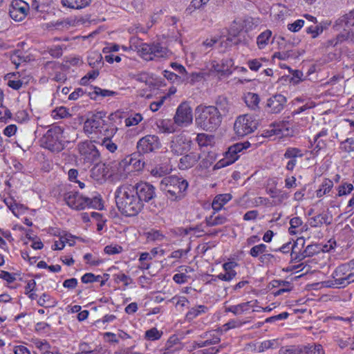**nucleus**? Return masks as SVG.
Masks as SVG:
<instances>
[{
	"label": "nucleus",
	"mask_w": 354,
	"mask_h": 354,
	"mask_svg": "<svg viewBox=\"0 0 354 354\" xmlns=\"http://www.w3.org/2000/svg\"><path fill=\"white\" fill-rule=\"evenodd\" d=\"M115 202L118 210L127 216L137 215L143 207L134 193L133 185L130 184L122 185L117 189Z\"/></svg>",
	"instance_id": "obj_1"
},
{
	"label": "nucleus",
	"mask_w": 354,
	"mask_h": 354,
	"mask_svg": "<svg viewBox=\"0 0 354 354\" xmlns=\"http://www.w3.org/2000/svg\"><path fill=\"white\" fill-rule=\"evenodd\" d=\"M195 114L196 125L206 131L215 130L222 122L221 113H218L214 106L198 105Z\"/></svg>",
	"instance_id": "obj_2"
},
{
	"label": "nucleus",
	"mask_w": 354,
	"mask_h": 354,
	"mask_svg": "<svg viewBox=\"0 0 354 354\" xmlns=\"http://www.w3.org/2000/svg\"><path fill=\"white\" fill-rule=\"evenodd\" d=\"M62 130L55 126L49 129L41 138V145L52 152L58 153L64 149V144L62 140Z\"/></svg>",
	"instance_id": "obj_3"
},
{
	"label": "nucleus",
	"mask_w": 354,
	"mask_h": 354,
	"mask_svg": "<svg viewBox=\"0 0 354 354\" xmlns=\"http://www.w3.org/2000/svg\"><path fill=\"white\" fill-rule=\"evenodd\" d=\"M188 187V183L184 178H162L160 187L166 192L169 198L174 201L181 198V194Z\"/></svg>",
	"instance_id": "obj_4"
},
{
	"label": "nucleus",
	"mask_w": 354,
	"mask_h": 354,
	"mask_svg": "<svg viewBox=\"0 0 354 354\" xmlns=\"http://www.w3.org/2000/svg\"><path fill=\"white\" fill-rule=\"evenodd\" d=\"M354 266L352 261L338 266L333 273V285L345 288L354 282V272L351 268Z\"/></svg>",
	"instance_id": "obj_5"
},
{
	"label": "nucleus",
	"mask_w": 354,
	"mask_h": 354,
	"mask_svg": "<svg viewBox=\"0 0 354 354\" xmlns=\"http://www.w3.org/2000/svg\"><path fill=\"white\" fill-rule=\"evenodd\" d=\"M259 125L258 120L252 115L245 114L235 120L234 129L238 136L243 137L254 132Z\"/></svg>",
	"instance_id": "obj_6"
},
{
	"label": "nucleus",
	"mask_w": 354,
	"mask_h": 354,
	"mask_svg": "<svg viewBox=\"0 0 354 354\" xmlns=\"http://www.w3.org/2000/svg\"><path fill=\"white\" fill-rule=\"evenodd\" d=\"M138 51L145 60H153L168 56L169 50L159 43L142 44Z\"/></svg>",
	"instance_id": "obj_7"
},
{
	"label": "nucleus",
	"mask_w": 354,
	"mask_h": 354,
	"mask_svg": "<svg viewBox=\"0 0 354 354\" xmlns=\"http://www.w3.org/2000/svg\"><path fill=\"white\" fill-rule=\"evenodd\" d=\"M192 140L183 132L173 136L169 142L171 152L177 156L183 155L191 149Z\"/></svg>",
	"instance_id": "obj_8"
},
{
	"label": "nucleus",
	"mask_w": 354,
	"mask_h": 354,
	"mask_svg": "<svg viewBox=\"0 0 354 354\" xmlns=\"http://www.w3.org/2000/svg\"><path fill=\"white\" fill-rule=\"evenodd\" d=\"M192 109L187 102H182L176 109L174 122L178 127H187L192 123Z\"/></svg>",
	"instance_id": "obj_9"
},
{
	"label": "nucleus",
	"mask_w": 354,
	"mask_h": 354,
	"mask_svg": "<svg viewBox=\"0 0 354 354\" xmlns=\"http://www.w3.org/2000/svg\"><path fill=\"white\" fill-rule=\"evenodd\" d=\"M105 117L106 113L103 111L93 113L84 122V131L87 133H92L93 132L102 133V129H104V127L106 126V122L104 120Z\"/></svg>",
	"instance_id": "obj_10"
},
{
	"label": "nucleus",
	"mask_w": 354,
	"mask_h": 354,
	"mask_svg": "<svg viewBox=\"0 0 354 354\" xmlns=\"http://www.w3.org/2000/svg\"><path fill=\"white\" fill-rule=\"evenodd\" d=\"M93 142L91 140H86L78 145L80 153L90 162H97L100 160V152Z\"/></svg>",
	"instance_id": "obj_11"
},
{
	"label": "nucleus",
	"mask_w": 354,
	"mask_h": 354,
	"mask_svg": "<svg viewBox=\"0 0 354 354\" xmlns=\"http://www.w3.org/2000/svg\"><path fill=\"white\" fill-rule=\"evenodd\" d=\"M30 6L22 0H13L9 9L10 17L16 21H21L27 16Z\"/></svg>",
	"instance_id": "obj_12"
},
{
	"label": "nucleus",
	"mask_w": 354,
	"mask_h": 354,
	"mask_svg": "<svg viewBox=\"0 0 354 354\" xmlns=\"http://www.w3.org/2000/svg\"><path fill=\"white\" fill-rule=\"evenodd\" d=\"M134 193L140 200L141 204L143 202H149L155 196V189L153 185L147 183L141 182L133 185Z\"/></svg>",
	"instance_id": "obj_13"
},
{
	"label": "nucleus",
	"mask_w": 354,
	"mask_h": 354,
	"mask_svg": "<svg viewBox=\"0 0 354 354\" xmlns=\"http://www.w3.org/2000/svg\"><path fill=\"white\" fill-rule=\"evenodd\" d=\"M64 200L70 207L76 210L84 209L88 206V200L77 192H67L64 195Z\"/></svg>",
	"instance_id": "obj_14"
},
{
	"label": "nucleus",
	"mask_w": 354,
	"mask_h": 354,
	"mask_svg": "<svg viewBox=\"0 0 354 354\" xmlns=\"http://www.w3.org/2000/svg\"><path fill=\"white\" fill-rule=\"evenodd\" d=\"M287 103L286 97L281 94H275L267 100L266 109L268 112L273 114L281 113Z\"/></svg>",
	"instance_id": "obj_15"
},
{
	"label": "nucleus",
	"mask_w": 354,
	"mask_h": 354,
	"mask_svg": "<svg viewBox=\"0 0 354 354\" xmlns=\"http://www.w3.org/2000/svg\"><path fill=\"white\" fill-rule=\"evenodd\" d=\"M159 147V139L154 135H147L140 139L137 144V148L140 152L149 153L158 149Z\"/></svg>",
	"instance_id": "obj_16"
},
{
	"label": "nucleus",
	"mask_w": 354,
	"mask_h": 354,
	"mask_svg": "<svg viewBox=\"0 0 354 354\" xmlns=\"http://www.w3.org/2000/svg\"><path fill=\"white\" fill-rule=\"evenodd\" d=\"M304 155L301 149L295 147H288L284 153V158L289 159L286 165V169L292 171L297 163L298 159L301 158Z\"/></svg>",
	"instance_id": "obj_17"
},
{
	"label": "nucleus",
	"mask_w": 354,
	"mask_h": 354,
	"mask_svg": "<svg viewBox=\"0 0 354 354\" xmlns=\"http://www.w3.org/2000/svg\"><path fill=\"white\" fill-rule=\"evenodd\" d=\"M239 156L236 155V149L232 148L230 146L228 148V150L225 153L224 158L220 160L214 167V169H218L220 168L224 167L234 163L238 158Z\"/></svg>",
	"instance_id": "obj_18"
},
{
	"label": "nucleus",
	"mask_w": 354,
	"mask_h": 354,
	"mask_svg": "<svg viewBox=\"0 0 354 354\" xmlns=\"http://www.w3.org/2000/svg\"><path fill=\"white\" fill-rule=\"evenodd\" d=\"M201 158V156L196 152H190L180 158L178 163V167L180 169L185 170L193 167Z\"/></svg>",
	"instance_id": "obj_19"
},
{
	"label": "nucleus",
	"mask_w": 354,
	"mask_h": 354,
	"mask_svg": "<svg viewBox=\"0 0 354 354\" xmlns=\"http://www.w3.org/2000/svg\"><path fill=\"white\" fill-rule=\"evenodd\" d=\"M354 26V10L339 17L335 22V27L337 30L343 28L344 30Z\"/></svg>",
	"instance_id": "obj_20"
},
{
	"label": "nucleus",
	"mask_w": 354,
	"mask_h": 354,
	"mask_svg": "<svg viewBox=\"0 0 354 354\" xmlns=\"http://www.w3.org/2000/svg\"><path fill=\"white\" fill-rule=\"evenodd\" d=\"M236 265V263L234 261L225 263L223 265V268L225 272H226V274L221 273L216 276V278L225 281H231L236 275V272L234 270Z\"/></svg>",
	"instance_id": "obj_21"
},
{
	"label": "nucleus",
	"mask_w": 354,
	"mask_h": 354,
	"mask_svg": "<svg viewBox=\"0 0 354 354\" xmlns=\"http://www.w3.org/2000/svg\"><path fill=\"white\" fill-rule=\"evenodd\" d=\"M332 223V216H329L327 213L323 212L309 219V224L313 227H319L323 224L329 225Z\"/></svg>",
	"instance_id": "obj_22"
},
{
	"label": "nucleus",
	"mask_w": 354,
	"mask_h": 354,
	"mask_svg": "<svg viewBox=\"0 0 354 354\" xmlns=\"http://www.w3.org/2000/svg\"><path fill=\"white\" fill-rule=\"evenodd\" d=\"M232 196L230 194H223L216 195L212 203V209L214 211H219L231 199Z\"/></svg>",
	"instance_id": "obj_23"
},
{
	"label": "nucleus",
	"mask_w": 354,
	"mask_h": 354,
	"mask_svg": "<svg viewBox=\"0 0 354 354\" xmlns=\"http://www.w3.org/2000/svg\"><path fill=\"white\" fill-rule=\"evenodd\" d=\"M93 0H61L64 7L80 10L88 6Z\"/></svg>",
	"instance_id": "obj_24"
},
{
	"label": "nucleus",
	"mask_w": 354,
	"mask_h": 354,
	"mask_svg": "<svg viewBox=\"0 0 354 354\" xmlns=\"http://www.w3.org/2000/svg\"><path fill=\"white\" fill-rule=\"evenodd\" d=\"M243 100L250 109L255 111L259 109L260 98L258 94L248 92L244 95Z\"/></svg>",
	"instance_id": "obj_25"
},
{
	"label": "nucleus",
	"mask_w": 354,
	"mask_h": 354,
	"mask_svg": "<svg viewBox=\"0 0 354 354\" xmlns=\"http://www.w3.org/2000/svg\"><path fill=\"white\" fill-rule=\"evenodd\" d=\"M214 106L218 113H221V116L229 113L231 108L228 100L224 96H218L215 101V106Z\"/></svg>",
	"instance_id": "obj_26"
},
{
	"label": "nucleus",
	"mask_w": 354,
	"mask_h": 354,
	"mask_svg": "<svg viewBox=\"0 0 354 354\" xmlns=\"http://www.w3.org/2000/svg\"><path fill=\"white\" fill-rule=\"evenodd\" d=\"M305 243V240L303 237L299 238L292 245V252L291 257L292 261H295L299 262L304 259L306 258V255L304 254V251L302 252H297V245L300 244L301 246H304Z\"/></svg>",
	"instance_id": "obj_27"
},
{
	"label": "nucleus",
	"mask_w": 354,
	"mask_h": 354,
	"mask_svg": "<svg viewBox=\"0 0 354 354\" xmlns=\"http://www.w3.org/2000/svg\"><path fill=\"white\" fill-rule=\"evenodd\" d=\"M116 94H117V93L115 91L106 90V89H102L99 87H95L92 92L88 93V95L91 99L95 100H96L99 96H101V97L114 96Z\"/></svg>",
	"instance_id": "obj_28"
},
{
	"label": "nucleus",
	"mask_w": 354,
	"mask_h": 354,
	"mask_svg": "<svg viewBox=\"0 0 354 354\" xmlns=\"http://www.w3.org/2000/svg\"><path fill=\"white\" fill-rule=\"evenodd\" d=\"M272 36V31L266 30L261 32L257 38V44L259 49H263L269 44Z\"/></svg>",
	"instance_id": "obj_29"
},
{
	"label": "nucleus",
	"mask_w": 354,
	"mask_h": 354,
	"mask_svg": "<svg viewBox=\"0 0 354 354\" xmlns=\"http://www.w3.org/2000/svg\"><path fill=\"white\" fill-rule=\"evenodd\" d=\"M250 301L241 303L238 305L231 306L229 307H226L225 309V312H230L232 313L235 315H241L243 312L248 310V307L250 306Z\"/></svg>",
	"instance_id": "obj_30"
},
{
	"label": "nucleus",
	"mask_w": 354,
	"mask_h": 354,
	"mask_svg": "<svg viewBox=\"0 0 354 354\" xmlns=\"http://www.w3.org/2000/svg\"><path fill=\"white\" fill-rule=\"evenodd\" d=\"M292 127V124L290 123L288 120H283L277 124H273V131L274 134H285V132H287L286 134H288L289 129Z\"/></svg>",
	"instance_id": "obj_31"
},
{
	"label": "nucleus",
	"mask_w": 354,
	"mask_h": 354,
	"mask_svg": "<svg viewBox=\"0 0 354 354\" xmlns=\"http://www.w3.org/2000/svg\"><path fill=\"white\" fill-rule=\"evenodd\" d=\"M207 308L204 305H198L189 309L186 314V319L192 321L202 313H205Z\"/></svg>",
	"instance_id": "obj_32"
},
{
	"label": "nucleus",
	"mask_w": 354,
	"mask_h": 354,
	"mask_svg": "<svg viewBox=\"0 0 354 354\" xmlns=\"http://www.w3.org/2000/svg\"><path fill=\"white\" fill-rule=\"evenodd\" d=\"M37 304L44 308L54 307L57 302L46 293H44L38 299Z\"/></svg>",
	"instance_id": "obj_33"
},
{
	"label": "nucleus",
	"mask_w": 354,
	"mask_h": 354,
	"mask_svg": "<svg viewBox=\"0 0 354 354\" xmlns=\"http://www.w3.org/2000/svg\"><path fill=\"white\" fill-rule=\"evenodd\" d=\"M88 63L93 68L101 67L103 64L102 55L97 53H93L88 57Z\"/></svg>",
	"instance_id": "obj_34"
},
{
	"label": "nucleus",
	"mask_w": 354,
	"mask_h": 354,
	"mask_svg": "<svg viewBox=\"0 0 354 354\" xmlns=\"http://www.w3.org/2000/svg\"><path fill=\"white\" fill-rule=\"evenodd\" d=\"M214 214L215 213L206 218V223L207 226L212 227L219 225L226 222L227 218L225 216L221 215L215 216Z\"/></svg>",
	"instance_id": "obj_35"
},
{
	"label": "nucleus",
	"mask_w": 354,
	"mask_h": 354,
	"mask_svg": "<svg viewBox=\"0 0 354 354\" xmlns=\"http://www.w3.org/2000/svg\"><path fill=\"white\" fill-rule=\"evenodd\" d=\"M301 352L303 354H324L322 346L320 344L306 346L301 349Z\"/></svg>",
	"instance_id": "obj_36"
},
{
	"label": "nucleus",
	"mask_w": 354,
	"mask_h": 354,
	"mask_svg": "<svg viewBox=\"0 0 354 354\" xmlns=\"http://www.w3.org/2000/svg\"><path fill=\"white\" fill-rule=\"evenodd\" d=\"M170 171H171V168L169 165L162 164L155 169H153L151 173L153 176L158 175V177H163L164 176L169 174Z\"/></svg>",
	"instance_id": "obj_37"
},
{
	"label": "nucleus",
	"mask_w": 354,
	"mask_h": 354,
	"mask_svg": "<svg viewBox=\"0 0 354 354\" xmlns=\"http://www.w3.org/2000/svg\"><path fill=\"white\" fill-rule=\"evenodd\" d=\"M266 249H267V246L263 243H261V244L253 246L250 249L249 254L252 257H258L261 254H263V253L266 252H267Z\"/></svg>",
	"instance_id": "obj_38"
},
{
	"label": "nucleus",
	"mask_w": 354,
	"mask_h": 354,
	"mask_svg": "<svg viewBox=\"0 0 354 354\" xmlns=\"http://www.w3.org/2000/svg\"><path fill=\"white\" fill-rule=\"evenodd\" d=\"M102 133H101L105 136L104 138H107V139L110 140V138L115 134L118 129L113 124L106 123V126H104V129H102Z\"/></svg>",
	"instance_id": "obj_39"
},
{
	"label": "nucleus",
	"mask_w": 354,
	"mask_h": 354,
	"mask_svg": "<svg viewBox=\"0 0 354 354\" xmlns=\"http://www.w3.org/2000/svg\"><path fill=\"white\" fill-rule=\"evenodd\" d=\"M11 62L18 67L21 62H26V57L21 50H16L10 57Z\"/></svg>",
	"instance_id": "obj_40"
},
{
	"label": "nucleus",
	"mask_w": 354,
	"mask_h": 354,
	"mask_svg": "<svg viewBox=\"0 0 354 354\" xmlns=\"http://www.w3.org/2000/svg\"><path fill=\"white\" fill-rule=\"evenodd\" d=\"M333 186V183L331 180H326L322 185V187L317 190V196L320 198L328 193Z\"/></svg>",
	"instance_id": "obj_41"
},
{
	"label": "nucleus",
	"mask_w": 354,
	"mask_h": 354,
	"mask_svg": "<svg viewBox=\"0 0 354 354\" xmlns=\"http://www.w3.org/2000/svg\"><path fill=\"white\" fill-rule=\"evenodd\" d=\"M212 136L205 133H198L196 136V142L201 147H207L211 145Z\"/></svg>",
	"instance_id": "obj_42"
},
{
	"label": "nucleus",
	"mask_w": 354,
	"mask_h": 354,
	"mask_svg": "<svg viewBox=\"0 0 354 354\" xmlns=\"http://www.w3.org/2000/svg\"><path fill=\"white\" fill-rule=\"evenodd\" d=\"M323 30L321 25H309L307 26L306 32L311 35L312 38H316L323 32Z\"/></svg>",
	"instance_id": "obj_43"
},
{
	"label": "nucleus",
	"mask_w": 354,
	"mask_h": 354,
	"mask_svg": "<svg viewBox=\"0 0 354 354\" xmlns=\"http://www.w3.org/2000/svg\"><path fill=\"white\" fill-rule=\"evenodd\" d=\"M163 75L165 78L174 83L180 84L183 82V76L178 75L173 72L165 70L163 71Z\"/></svg>",
	"instance_id": "obj_44"
},
{
	"label": "nucleus",
	"mask_w": 354,
	"mask_h": 354,
	"mask_svg": "<svg viewBox=\"0 0 354 354\" xmlns=\"http://www.w3.org/2000/svg\"><path fill=\"white\" fill-rule=\"evenodd\" d=\"M162 334V332H160L156 328H152L145 332V338L153 341L160 339Z\"/></svg>",
	"instance_id": "obj_45"
},
{
	"label": "nucleus",
	"mask_w": 354,
	"mask_h": 354,
	"mask_svg": "<svg viewBox=\"0 0 354 354\" xmlns=\"http://www.w3.org/2000/svg\"><path fill=\"white\" fill-rule=\"evenodd\" d=\"M202 78V75L198 73H192L190 75H187L186 73L183 76V82L190 83L194 84L195 82H198Z\"/></svg>",
	"instance_id": "obj_46"
},
{
	"label": "nucleus",
	"mask_w": 354,
	"mask_h": 354,
	"mask_svg": "<svg viewBox=\"0 0 354 354\" xmlns=\"http://www.w3.org/2000/svg\"><path fill=\"white\" fill-rule=\"evenodd\" d=\"M105 165L104 164H96L95 166L93 167L91 169L92 174L90 177H94L101 175V177H106V174L104 173Z\"/></svg>",
	"instance_id": "obj_47"
},
{
	"label": "nucleus",
	"mask_w": 354,
	"mask_h": 354,
	"mask_svg": "<svg viewBox=\"0 0 354 354\" xmlns=\"http://www.w3.org/2000/svg\"><path fill=\"white\" fill-rule=\"evenodd\" d=\"M340 149L346 152L354 151V139L347 138L340 144Z\"/></svg>",
	"instance_id": "obj_48"
},
{
	"label": "nucleus",
	"mask_w": 354,
	"mask_h": 354,
	"mask_svg": "<svg viewBox=\"0 0 354 354\" xmlns=\"http://www.w3.org/2000/svg\"><path fill=\"white\" fill-rule=\"evenodd\" d=\"M142 120V116L140 113H136L131 115L125 120L127 127H131L138 124Z\"/></svg>",
	"instance_id": "obj_49"
},
{
	"label": "nucleus",
	"mask_w": 354,
	"mask_h": 354,
	"mask_svg": "<svg viewBox=\"0 0 354 354\" xmlns=\"http://www.w3.org/2000/svg\"><path fill=\"white\" fill-rule=\"evenodd\" d=\"M353 189V185L351 183H342L338 187V195L339 196L350 194Z\"/></svg>",
	"instance_id": "obj_50"
},
{
	"label": "nucleus",
	"mask_w": 354,
	"mask_h": 354,
	"mask_svg": "<svg viewBox=\"0 0 354 354\" xmlns=\"http://www.w3.org/2000/svg\"><path fill=\"white\" fill-rule=\"evenodd\" d=\"M321 248L317 244L308 245L304 250L306 257H312L319 252Z\"/></svg>",
	"instance_id": "obj_51"
},
{
	"label": "nucleus",
	"mask_w": 354,
	"mask_h": 354,
	"mask_svg": "<svg viewBox=\"0 0 354 354\" xmlns=\"http://www.w3.org/2000/svg\"><path fill=\"white\" fill-rule=\"evenodd\" d=\"M306 25L305 21L303 19H297L293 23L289 24L288 25V28L289 30L296 32H298L303 26Z\"/></svg>",
	"instance_id": "obj_52"
},
{
	"label": "nucleus",
	"mask_w": 354,
	"mask_h": 354,
	"mask_svg": "<svg viewBox=\"0 0 354 354\" xmlns=\"http://www.w3.org/2000/svg\"><path fill=\"white\" fill-rule=\"evenodd\" d=\"M302 220L299 217H293L290 221V227L289 228V233L291 234H296V232L294 230V229L301 226L302 225Z\"/></svg>",
	"instance_id": "obj_53"
},
{
	"label": "nucleus",
	"mask_w": 354,
	"mask_h": 354,
	"mask_svg": "<svg viewBox=\"0 0 354 354\" xmlns=\"http://www.w3.org/2000/svg\"><path fill=\"white\" fill-rule=\"evenodd\" d=\"M234 62L232 59L227 58L222 59L221 61V66L223 67L224 70V74L225 75H230L232 74V71L230 70V68L233 66Z\"/></svg>",
	"instance_id": "obj_54"
},
{
	"label": "nucleus",
	"mask_w": 354,
	"mask_h": 354,
	"mask_svg": "<svg viewBox=\"0 0 354 354\" xmlns=\"http://www.w3.org/2000/svg\"><path fill=\"white\" fill-rule=\"evenodd\" d=\"M327 130L323 129L320 132H319L314 138V142H317V148H319V149L323 148L325 146V143L322 140H319L322 137H325L327 136Z\"/></svg>",
	"instance_id": "obj_55"
},
{
	"label": "nucleus",
	"mask_w": 354,
	"mask_h": 354,
	"mask_svg": "<svg viewBox=\"0 0 354 354\" xmlns=\"http://www.w3.org/2000/svg\"><path fill=\"white\" fill-rule=\"evenodd\" d=\"M158 127L164 133H170L175 131L174 125L170 124L169 121L162 120Z\"/></svg>",
	"instance_id": "obj_56"
},
{
	"label": "nucleus",
	"mask_w": 354,
	"mask_h": 354,
	"mask_svg": "<svg viewBox=\"0 0 354 354\" xmlns=\"http://www.w3.org/2000/svg\"><path fill=\"white\" fill-rule=\"evenodd\" d=\"M274 180V178H272ZM274 184V187H270L267 188V192L269 194H270L272 198H275L278 196V195L281 193V187H277V183H275L274 180H272V183H269L268 186Z\"/></svg>",
	"instance_id": "obj_57"
},
{
	"label": "nucleus",
	"mask_w": 354,
	"mask_h": 354,
	"mask_svg": "<svg viewBox=\"0 0 354 354\" xmlns=\"http://www.w3.org/2000/svg\"><path fill=\"white\" fill-rule=\"evenodd\" d=\"M86 199L88 200V206L87 207H93V208L99 209H101L103 207L102 201L98 197H94L93 199L86 198Z\"/></svg>",
	"instance_id": "obj_58"
},
{
	"label": "nucleus",
	"mask_w": 354,
	"mask_h": 354,
	"mask_svg": "<svg viewBox=\"0 0 354 354\" xmlns=\"http://www.w3.org/2000/svg\"><path fill=\"white\" fill-rule=\"evenodd\" d=\"M12 113L3 104L0 105V121H3L7 119H10Z\"/></svg>",
	"instance_id": "obj_59"
},
{
	"label": "nucleus",
	"mask_w": 354,
	"mask_h": 354,
	"mask_svg": "<svg viewBox=\"0 0 354 354\" xmlns=\"http://www.w3.org/2000/svg\"><path fill=\"white\" fill-rule=\"evenodd\" d=\"M276 344V341L273 340H266L261 343L260 346L258 348V351L259 353L263 352L267 349L273 348L274 345Z\"/></svg>",
	"instance_id": "obj_60"
},
{
	"label": "nucleus",
	"mask_w": 354,
	"mask_h": 354,
	"mask_svg": "<svg viewBox=\"0 0 354 354\" xmlns=\"http://www.w3.org/2000/svg\"><path fill=\"white\" fill-rule=\"evenodd\" d=\"M203 6L201 0H192L189 5V6L186 8V12L188 14H192L195 10L199 9Z\"/></svg>",
	"instance_id": "obj_61"
},
{
	"label": "nucleus",
	"mask_w": 354,
	"mask_h": 354,
	"mask_svg": "<svg viewBox=\"0 0 354 354\" xmlns=\"http://www.w3.org/2000/svg\"><path fill=\"white\" fill-rule=\"evenodd\" d=\"M122 251V248L120 245H106L104 248L105 253L108 254H119Z\"/></svg>",
	"instance_id": "obj_62"
},
{
	"label": "nucleus",
	"mask_w": 354,
	"mask_h": 354,
	"mask_svg": "<svg viewBox=\"0 0 354 354\" xmlns=\"http://www.w3.org/2000/svg\"><path fill=\"white\" fill-rule=\"evenodd\" d=\"M89 91L85 90L84 91L81 88H76L73 93H71L69 95L68 99L71 100H77L80 96H82L84 93H87Z\"/></svg>",
	"instance_id": "obj_63"
},
{
	"label": "nucleus",
	"mask_w": 354,
	"mask_h": 354,
	"mask_svg": "<svg viewBox=\"0 0 354 354\" xmlns=\"http://www.w3.org/2000/svg\"><path fill=\"white\" fill-rule=\"evenodd\" d=\"M189 277L185 273H177L174 275L173 279L177 283H183L187 281Z\"/></svg>",
	"instance_id": "obj_64"
}]
</instances>
